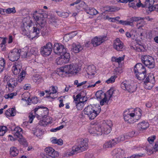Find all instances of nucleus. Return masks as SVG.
<instances>
[{"mask_svg":"<svg viewBox=\"0 0 158 158\" xmlns=\"http://www.w3.org/2000/svg\"><path fill=\"white\" fill-rule=\"evenodd\" d=\"M42 10H35L33 14V17L39 26H40V30L43 36L48 34V31L45 27L46 22L45 18L43 15Z\"/></svg>","mask_w":158,"mask_h":158,"instance_id":"1","label":"nucleus"},{"mask_svg":"<svg viewBox=\"0 0 158 158\" xmlns=\"http://www.w3.org/2000/svg\"><path fill=\"white\" fill-rule=\"evenodd\" d=\"M80 70V69L76 64H71L63 66L59 69L60 74L64 73L68 74L75 75Z\"/></svg>","mask_w":158,"mask_h":158,"instance_id":"2","label":"nucleus"},{"mask_svg":"<svg viewBox=\"0 0 158 158\" xmlns=\"http://www.w3.org/2000/svg\"><path fill=\"white\" fill-rule=\"evenodd\" d=\"M88 141L85 138L81 141L78 145H74L72 148V150L69 153V156H72L78 153L86 150L88 148Z\"/></svg>","mask_w":158,"mask_h":158,"instance_id":"3","label":"nucleus"},{"mask_svg":"<svg viewBox=\"0 0 158 158\" xmlns=\"http://www.w3.org/2000/svg\"><path fill=\"white\" fill-rule=\"evenodd\" d=\"M101 111V108L96 109L90 105L86 107L84 110V114L86 115L90 120H92L99 114Z\"/></svg>","mask_w":158,"mask_h":158,"instance_id":"4","label":"nucleus"},{"mask_svg":"<svg viewBox=\"0 0 158 158\" xmlns=\"http://www.w3.org/2000/svg\"><path fill=\"white\" fill-rule=\"evenodd\" d=\"M89 132L90 134H94V135H101L103 133L102 130L98 123L94 122L91 123V128Z\"/></svg>","mask_w":158,"mask_h":158,"instance_id":"5","label":"nucleus"},{"mask_svg":"<svg viewBox=\"0 0 158 158\" xmlns=\"http://www.w3.org/2000/svg\"><path fill=\"white\" fill-rule=\"evenodd\" d=\"M52 43L48 42L46 45L41 47L40 49L41 55L44 57L49 56L52 52Z\"/></svg>","mask_w":158,"mask_h":158,"instance_id":"6","label":"nucleus"},{"mask_svg":"<svg viewBox=\"0 0 158 158\" xmlns=\"http://www.w3.org/2000/svg\"><path fill=\"white\" fill-rule=\"evenodd\" d=\"M141 60L142 63L149 68H154L155 61L152 57L148 56H144L142 58Z\"/></svg>","mask_w":158,"mask_h":158,"instance_id":"7","label":"nucleus"},{"mask_svg":"<svg viewBox=\"0 0 158 158\" xmlns=\"http://www.w3.org/2000/svg\"><path fill=\"white\" fill-rule=\"evenodd\" d=\"M57 58L56 60V62L57 64L61 65L63 64L67 63L69 61L70 55L69 53L66 52L64 53V54Z\"/></svg>","mask_w":158,"mask_h":158,"instance_id":"8","label":"nucleus"},{"mask_svg":"<svg viewBox=\"0 0 158 158\" xmlns=\"http://www.w3.org/2000/svg\"><path fill=\"white\" fill-rule=\"evenodd\" d=\"M66 48L61 44L56 43L54 45V52L56 54L60 55L64 54L66 52Z\"/></svg>","mask_w":158,"mask_h":158,"instance_id":"9","label":"nucleus"},{"mask_svg":"<svg viewBox=\"0 0 158 158\" xmlns=\"http://www.w3.org/2000/svg\"><path fill=\"white\" fill-rule=\"evenodd\" d=\"M20 56L19 50L17 49H14L9 53L8 57L10 61H14L19 59Z\"/></svg>","mask_w":158,"mask_h":158,"instance_id":"10","label":"nucleus"},{"mask_svg":"<svg viewBox=\"0 0 158 158\" xmlns=\"http://www.w3.org/2000/svg\"><path fill=\"white\" fill-rule=\"evenodd\" d=\"M107 39V37L106 36H96L92 39V44L94 46H97L100 45Z\"/></svg>","mask_w":158,"mask_h":158,"instance_id":"11","label":"nucleus"},{"mask_svg":"<svg viewBox=\"0 0 158 158\" xmlns=\"http://www.w3.org/2000/svg\"><path fill=\"white\" fill-rule=\"evenodd\" d=\"M45 152L46 156L44 158H55L56 157H57L59 155L58 153L51 147L46 148Z\"/></svg>","mask_w":158,"mask_h":158,"instance_id":"12","label":"nucleus"},{"mask_svg":"<svg viewBox=\"0 0 158 158\" xmlns=\"http://www.w3.org/2000/svg\"><path fill=\"white\" fill-rule=\"evenodd\" d=\"M156 0H146L143 4L141 2L140 0H135V2H136V6L138 8L141 7L142 8H148L149 9V7L150 5H152L154 3Z\"/></svg>","mask_w":158,"mask_h":158,"instance_id":"13","label":"nucleus"},{"mask_svg":"<svg viewBox=\"0 0 158 158\" xmlns=\"http://www.w3.org/2000/svg\"><path fill=\"white\" fill-rule=\"evenodd\" d=\"M19 50L20 56L21 55L23 58H28L33 54V51H34V48H32L31 49L30 52H28V48L27 47L23 48Z\"/></svg>","mask_w":158,"mask_h":158,"instance_id":"14","label":"nucleus"},{"mask_svg":"<svg viewBox=\"0 0 158 158\" xmlns=\"http://www.w3.org/2000/svg\"><path fill=\"white\" fill-rule=\"evenodd\" d=\"M102 126L103 127V133L107 134L110 132L111 128L112 126V123L110 120L107 121L106 122L103 123Z\"/></svg>","mask_w":158,"mask_h":158,"instance_id":"15","label":"nucleus"},{"mask_svg":"<svg viewBox=\"0 0 158 158\" xmlns=\"http://www.w3.org/2000/svg\"><path fill=\"white\" fill-rule=\"evenodd\" d=\"M22 64L21 62L18 61L15 62L11 68L12 73L15 75L19 74L21 71L22 69Z\"/></svg>","mask_w":158,"mask_h":158,"instance_id":"16","label":"nucleus"},{"mask_svg":"<svg viewBox=\"0 0 158 158\" xmlns=\"http://www.w3.org/2000/svg\"><path fill=\"white\" fill-rule=\"evenodd\" d=\"M124 47V44L120 40L116 38L114 42L113 47L118 51H123Z\"/></svg>","mask_w":158,"mask_h":158,"instance_id":"17","label":"nucleus"},{"mask_svg":"<svg viewBox=\"0 0 158 158\" xmlns=\"http://www.w3.org/2000/svg\"><path fill=\"white\" fill-rule=\"evenodd\" d=\"M140 108H137L131 113L133 118L136 121V122L141 117L142 114Z\"/></svg>","mask_w":158,"mask_h":158,"instance_id":"18","label":"nucleus"},{"mask_svg":"<svg viewBox=\"0 0 158 158\" xmlns=\"http://www.w3.org/2000/svg\"><path fill=\"white\" fill-rule=\"evenodd\" d=\"M124 118L126 121L130 123H133L136 122V121L133 118L131 113L129 111L127 113L125 112L124 113Z\"/></svg>","mask_w":158,"mask_h":158,"instance_id":"19","label":"nucleus"},{"mask_svg":"<svg viewBox=\"0 0 158 158\" xmlns=\"http://www.w3.org/2000/svg\"><path fill=\"white\" fill-rule=\"evenodd\" d=\"M142 21L140 22H137V23L136 26L138 29H139L140 27H143L144 25H146L147 24V23L146 22V21H144L145 20L152 22L153 20V19L150 18L149 16H146L143 17H142Z\"/></svg>","mask_w":158,"mask_h":158,"instance_id":"20","label":"nucleus"},{"mask_svg":"<svg viewBox=\"0 0 158 158\" xmlns=\"http://www.w3.org/2000/svg\"><path fill=\"white\" fill-rule=\"evenodd\" d=\"M124 154V151L121 149H115L112 152V155L117 158H122V156Z\"/></svg>","mask_w":158,"mask_h":158,"instance_id":"21","label":"nucleus"},{"mask_svg":"<svg viewBox=\"0 0 158 158\" xmlns=\"http://www.w3.org/2000/svg\"><path fill=\"white\" fill-rule=\"evenodd\" d=\"M149 125L148 123L143 121L138 124L137 127L139 131H143L146 130L149 127Z\"/></svg>","mask_w":158,"mask_h":158,"instance_id":"22","label":"nucleus"},{"mask_svg":"<svg viewBox=\"0 0 158 158\" xmlns=\"http://www.w3.org/2000/svg\"><path fill=\"white\" fill-rule=\"evenodd\" d=\"M134 72L135 73L138 72L143 73L146 72L145 68L143 66L141 63H138L135 66Z\"/></svg>","mask_w":158,"mask_h":158,"instance_id":"23","label":"nucleus"},{"mask_svg":"<svg viewBox=\"0 0 158 158\" xmlns=\"http://www.w3.org/2000/svg\"><path fill=\"white\" fill-rule=\"evenodd\" d=\"M57 87L53 86L50 87V90H51V92L49 93V96H47L46 97L47 98L50 97L52 98H56L57 96L56 94V93L57 92Z\"/></svg>","mask_w":158,"mask_h":158,"instance_id":"24","label":"nucleus"},{"mask_svg":"<svg viewBox=\"0 0 158 158\" xmlns=\"http://www.w3.org/2000/svg\"><path fill=\"white\" fill-rule=\"evenodd\" d=\"M72 48L73 52L75 53H77L83 49V47L80 44H75L73 43L72 45Z\"/></svg>","mask_w":158,"mask_h":158,"instance_id":"25","label":"nucleus"},{"mask_svg":"<svg viewBox=\"0 0 158 158\" xmlns=\"http://www.w3.org/2000/svg\"><path fill=\"white\" fill-rule=\"evenodd\" d=\"M153 79H151L150 81L144 83V87L145 89H150L153 87L155 83V77H153Z\"/></svg>","mask_w":158,"mask_h":158,"instance_id":"26","label":"nucleus"},{"mask_svg":"<svg viewBox=\"0 0 158 158\" xmlns=\"http://www.w3.org/2000/svg\"><path fill=\"white\" fill-rule=\"evenodd\" d=\"M9 89L11 90L13 89L17 84V81L13 79H10L7 82Z\"/></svg>","mask_w":158,"mask_h":158,"instance_id":"27","label":"nucleus"},{"mask_svg":"<svg viewBox=\"0 0 158 158\" xmlns=\"http://www.w3.org/2000/svg\"><path fill=\"white\" fill-rule=\"evenodd\" d=\"M86 72L89 75H94L96 72V67L93 65H89L87 68Z\"/></svg>","mask_w":158,"mask_h":158,"instance_id":"28","label":"nucleus"},{"mask_svg":"<svg viewBox=\"0 0 158 158\" xmlns=\"http://www.w3.org/2000/svg\"><path fill=\"white\" fill-rule=\"evenodd\" d=\"M22 133L23 130L21 128L19 127L15 128L14 131V134L15 136L18 138L21 137L22 136Z\"/></svg>","mask_w":158,"mask_h":158,"instance_id":"29","label":"nucleus"},{"mask_svg":"<svg viewBox=\"0 0 158 158\" xmlns=\"http://www.w3.org/2000/svg\"><path fill=\"white\" fill-rule=\"evenodd\" d=\"M101 82V81L100 80L95 82L94 80H92L88 81L86 84V86H87L88 88L94 87L96 86L97 84H99Z\"/></svg>","mask_w":158,"mask_h":158,"instance_id":"30","label":"nucleus"},{"mask_svg":"<svg viewBox=\"0 0 158 158\" xmlns=\"http://www.w3.org/2000/svg\"><path fill=\"white\" fill-rule=\"evenodd\" d=\"M6 115L8 116H13L16 114V110L14 108L8 109L5 113Z\"/></svg>","mask_w":158,"mask_h":158,"instance_id":"31","label":"nucleus"},{"mask_svg":"<svg viewBox=\"0 0 158 158\" xmlns=\"http://www.w3.org/2000/svg\"><path fill=\"white\" fill-rule=\"evenodd\" d=\"M87 99L85 98V101H79L78 102H75L76 107L78 110H81L83 109L84 105V102H86Z\"/></svg>","mask_w":158,"mask_h":158,"instance_id":"32","label":"nucleus"},{"mask_svg":"<svg viewBox=\"0 0 158 158\" xmlns=\"http://www.w3.org/2000/svg\"><path fill=\"white\" fill-rule=\"evenodd\" d=\"M50 123V121L48 117L44 118L43 119L41 120L40 122V124L44 126H45Z\"/></svg>","mask_w":158,"mask_h":158,"instance_id":"33","label":"nucleus"},{"mask_svg":"<svg viewBox=\"0 0 158 158\" xmlns=\"http://www.w3.org/2000/svg\"><path fill=\"white\" fill-rule=\"evenodd\" d=\"M137 78L139 80H142L144 79L146 74V71L143 73L138 72L135 73Z\"/></svg>","mask_w":158,"mask_h":158,"instance_id":"34","label":"nucleus"},{"mask_svg":"<svg viewBox=\"0 0 158 158\" xmlns=\"http://www.w3.org/2000/svg\"><path fill=\"white\" fill-rule=\"evenodd\" d=\"M77 8L79 10L82 8L83 9L85 10V11L86 12V10H88L89 8L88 6L84 2H81L78 5L76 6Z\"/></svg>","mask_w":158,"mask_h":158,"instance_id":"35","label":"nucleus"},{"mask_svg":"<svg viewBox=\"0 0 158 158\" xmlns=\"http://www.w3.org/2000/svg\"><path fill=\"white\" fill-rule=\"evenodd\" d=\"M127 136L126 135H122L118 137V138H115L112 139L113 141H114L116 143H118L120 141H123L125 139H128Z\"/></svg>","mask_w":158,"mask_h":158,"instance_id":"36","label":"nucleus"},{"mask_svg":"<svg viewBox=\"0 0 158 158\" xmlns=\"http://www.w3.org/2000/svg\"><path fill=\"white\" fill-rule=\"evenodd\" d=\"M19 152V150L15 147H13L10 148V154L12 156H17Z\"/></svg>","mask_w":158,"mask_h":158,"instance_id":"37","label":"nucleus"},{"mask_svg":"<svg viewBox=\"0 0 158 158\" xmlns=\"http://www.w3.org/2000/svg\"><path fill=\"white\" fill-rule=\"evenodd\" d=\"M115 91L113 88H111L106 92L105 96L108 98V100H109L112 97Z\"/></svg>","mask_w":158,"mask_h":158,"instance_id":"38","label":"nucleus"},{"mask_svg":"<svg viewBox=\"0 0 158 158\" xmlns=\"http://www.w3.org/2000/svg\"><path fill=\"white\" fill-rule=\"evenodd\" d=\"M6 43V38H3L0 37V47L2 48V51H4L5 50L6 47L5 45Z\"/></svg>","mask_w":158,"mask_h":158,"instance_id":"39","label":"nucleus"},{"mask_svg":"<svg viewBox=\"0 0 158 158\" xmlns=\"http://www.w3.org/2000/svg\"><path fill=\"white\" fill-rule=\"evenodd\" d=\"M84 93V91H81L80 93L76 95V98L75 97V96H73V98L74 99V102L75 103V102H78V100H79V99L82 98H84L85 96L82 95Z\"/></svg>","mask_w":158,"mask_h":158,"instance_id":"40","label":"nucleus"},{"mask_svg":"<svg viewBox=\"0 0 158 158\" xmlns=\"http://www.w3.org/2000/svg\"><path fill=\"white\" fill-rule=\"evenodd\" d=\"M86 13L90 15H95L98 13V11L94 8H89L88 10H86Z\"/></svg>","mask_w":158,"mask_h":158,"instance_id":"41","label":"nucleus"},{"mask_svg":"<svg viewBox=\"0 0 158 158\" xmlns=\"http://www.w3.org/2000/svg\"><path fill=\"white\" fill-rule=\"evenodd\" d=\"M26 75L25 71L23 70L21 72L19 75L18 77V81L19 82H21L24 78Z\"/></svg>","mask_w":158,"mask_h":158,"instance_id":"42","label":"nucleus"},{"mask_svg":"<svg viewBox=\"0 0 158 158\" xmlns=\"http://www.w3.org/2000/svg\"><path fill=\"white\" fill-rule=\"evenodd\" d=\"M129 84L128 82L127 81H124L121 84V87L123 89L127 91Z\"/></svg>","mask_w":158,"mask_h":158,"instance_id":"43","label":"nucleus"},{"mask_svg":"<svg viewBox=\"0 0 158 158\" xmlns=\"http://www.w3.org/2000/svg\"><path fill=\"white\" fill-rule=\"evenodd\" d=\"M146 151L150 153H153V145L152 144L148 143H146Z\"/></svg>","mask_w":158,"mask_h":158,"instance_id":"44","label":"nucleus"},{"mask_svg":"<svg viewBox=\"0 0 158 158\" xmlns=\"http://www.w3.org/2000/svg\"><path fill=\"white\" fill-rule=\"evenodd\" d=\"M34 81L37 84L43 81V79L41 78L38 75H35L33 77Z\"/></svg>","mask_w":158,"mask_h":158,"instance_id":"45","label":"nucleus"},{"mask_svg":"<svg viewBox=\"0 0 158 158\" xmlns=\"http://www.w3.org/2000/svg\"><path fill=\"white\" fill-rule=\"evenodd\" d=\"M154 3H153L152 5H150L149 7V10L151 12H152L154 10L158 12V4H156L153 6V5Z\"/></svg>","mask_w":158,"mask_h":158,"instance_id":"46","label":"nucleus"},{"mask_svg":"<svg viewBox=\"0 0 158 158\" xmlns=\"http://www.w3.org/2000/svg\"><path fill=\"white\" fill-rule=\"evenodd\" d=\"M95 95L97 99H101L105 96V94L103 93L102 91H98L96 93Z\"/></svg>","mask_w":158,"mask_h":158,"instance_id":"47","label":"nucleus"},{"mask_svg":"<svg viewBox=\"0 0 158 158\" xmlns=\"http://www.w3.org/2000/svg\"><path fill=\"white\" fill-rule=\"evenodd\" d=\"M5 12L7 14H14L16 12L15 8L13 7L12 8H8L6 9H4Z\"/></svg>","mask_w":158,"mask_h":158,"instance_id":"48","label":"nucleus"},{"mask_svg":"<svg viewBox=\"0 0 158 158\" xmlns=\"http://www.w3.org/2000/svg\"><path fill=\"white\" fill-rule=\"evenodd\" d=\"M17 95V93L16 92L10 93L5 95L4 97L6 99L10 98L11 99L13 98L14 96H16Z\"/></svg>","mask_w":158,"mask_h":158,"instance_id":"49","label":"nucleus"},{"mask_svg":"<svg viewBox=\"0 0 158 158\" xmlns=\"http://www.w3.org/2000/svg\"><path fill=\"white\" fill-rule=\"evenodd\" d=\"M125 56L123 55L121 57H119L117 58L116 57H114L112 58L113 61H114L118 63H120L121 61H123L124 60Z\"/></svg>","mask_w":158,"mask_h":158,"instance_id":"50","label":"nucleus"},{"mask_svg":"<svg viewBox=\"0 0 158 158\" xmlns=\"http://www.w3.org/2000/svg\"><path fill=\"white\" fill-rule=\"evenodd\" d=\"M145 154L144 153L135 154L129 157H127V158H139L145 156Z\"/></svg>","mask_w":158,"mask_h":158,"instance_id":"51","label":"nucleus"},{"mask_svg":"<svg viewBox=\"0 0 158 158\" xmlns=\"http://www.w3.org/2000/svg\"><path fill=\"white\" fill-rule=\"evenodd\" d=\"M7 128L6 126H0V135L3 136L6 132Z\"/></svg>","mask_w":158,"mask_h":158,"instance_id":"52","label":"nucleus"},{"mask_svg":"<svg viewBox=\"0 0 158 158\" xmlns=\"http://www.w3.org/2000/svg\"><path fill=\"white\" fill-rule=\"evenodd\" d=\"M119 23L123 25L132 26V24L131 21H123L120 20L119 21Z\"/></svg>","mask_w":158,"mask_h":158,"instance_id":"53","label":"nucleus"},{"mask_svg":"<svg viewBox=\"0 0 158 158\" xmlns=\"http://www.w3.org/2000/svg\"><path fill=\"white\" fill-rule=\"evenodd\" d=\"M19 141L21 144L25 146H27V141L23 137L22 135V137H19Z\"/></svg>","mask_w":158,"mask_h":158,"instance_id":"54","label":"nucleus"},{"mask_svg":"<svg viewBox=\"0 0 158 158\" xmlns=\"http://www.w3.org/2000/svg\"><path fill=\"white\" fill-rule=\"evenodd\" d=\"M136 87L135 85H132L129 84V85L127 88V91L128 92L131 93H133L135 90Z\"/></svg>","mask_w":158,"mask_h":158,"instance_id":"55","label":"nucleus"},{"mask_svg":"<svg viewBox=\"0 0 158 158\" xmlns=\"http://www.w3.org/2000/svg\"><path fill=\"white\" fill-rule=\"evenodd\" d=\"M122 72V69L121 68L117 67L115 68L113 71V74L114 75H118Z\"/></svg>","mask_w":158,"mask_h":158,"instance_id":"56","label":"nucleus"},{"mask_svg":"<svg viewBox=\"0 0 158 158\" xmlns=\"http://www.w3.org/2000/svg\"><path fill=\"white\" fill-rule=\"evenodd\" d=\"M142 17H133L129 19V20L131 21V23L132 24V23L134 22H136L139 20L142 21Z\"/></svg>","mask_w":158,"mask_h":158,"instance_id":"57","label":"nucleus"},{"mask_svg":"<svg viewBox=\"0 0 158 158\" xmlns=\"http://www.w3.org/2000/svg\"><path fill=\"white\" fill-rule=\"evenodd\" d=\"M33 134L35 135L37 137H39L42 134V131L39 129H36L33 131Z\"/></svg>","mask_w":158,"mask_h":158,"instance_id":"58","label":"nucleus"},{"mask_svg":"<svg viewBox=\"0 0 158 158\" xmlns=\"http://www.w3.org/2000/svg\"><path fill=\"white\" fill-rule=\"evenodd\" d=\"M117 77L115 75L112 76L106 81V82L107 84L113 83L115 81V80Z\"/></svg>","mask_w":158,"mask_h":158,"instance_id":"59","label":"nucleus"},{"mask_svg":"<svg viewBox=\"0 0 158 158\" xmlns=\"http://www.w3.org/2000/svg\"><path fill=\"white\" fill-rule=\"evenodd\" d=\"M5 64V60L4 59L0 60V73L3 71L4 67Z\"/></svg>","mask_w":158,"mask_h":158,"instance_id":"60","label":"nucleus"},{"mask_svg":"<svg viewBox=\"0 0 158 158\" xmlns=\"http://www.w3.org/2000/svg\"><path fill=\"white\" fill-rule=\"evenodd\" d=\"M127 136L128 139H130V138L133 137L134 136H135L137 135V134H136L135 132L134 131H132L131 132H129L127 134H126Z\"/></svg>","mask_w":158,"mask_h":158,"instance_id":"61","label":"nucleus"},{"mask_svg":"<svg viewBox=\"0 0 158 158\" xmlns=\"http://www.w3.org/2000/svg\"><path fill=\"white\" fill-rule=\"evenodd\" d=\"M113 141H112V142H111L110 141L107 142L104 145H103V147L104 148H106L111 147H112V144H113L114 143L112 142Z\"/></svg>","mask_w":158,"mask_h":158,"instance_id":"62","label":"nucleus"},{"mask_svg":"<svg viewBox=\"0 0 158 158\" xmlns=\"http://www.w3.org/2000/svg\"><path fill=\"white\" fill-rule=\"evenodd\" d=\"M156 136L153 135L152 136L149 137L148 139V143L151 144L154 142V140L156 139Z\"/></svg>","mask_w":158,"mask_h":158,"instance_id":"63","label":"nucleus"},{"mask_svg":"<svg viewBox=\"0 0 158 158\" xmlns=\"http://www.w3.org/2000/svg\"><path fill=\"white\" fill-rule=\"evenodd\" d=\"M108 100V98H107L106 96H104V98L100 101V105L102 106Z\"/></svg>","mask_w":158,"mask_h":158,"instance_id":"64","label":"nucleus"}]
</instances>
